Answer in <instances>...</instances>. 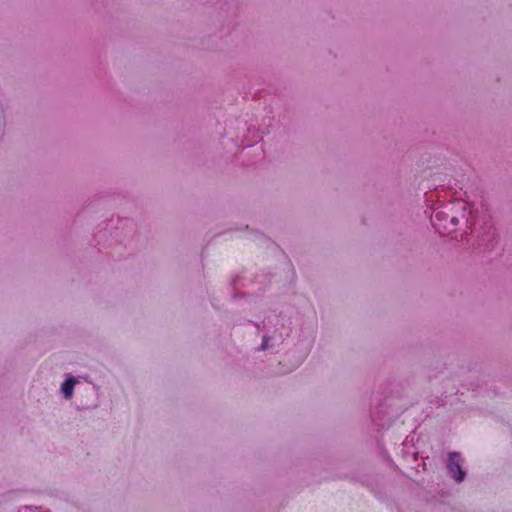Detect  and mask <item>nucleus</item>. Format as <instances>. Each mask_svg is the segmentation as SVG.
Segmentation results:
<instances>
[{"label":"nucleus","instance_id":"nucleus-1","mask_svg":"<svg viewBox=\"0 0 512 512\" xmlns=\"http://www.w3.org/2000/svg\"><path fill=\"white\" fill-rule=\"evenodd\" d=\"M448 469L457 482L464 480L465 473L460 465V455L456 452L449 454Z\"/></svg>","mask_w":512,"mask_h":512},{"label":"nucleus","instance_id":"nucleus-2","mask_svg":"<svg viewBox=\"0 0 512 512\" xmlns=\"http://www.w3.org/2000/svg\"><path fill=\"white\" fill-rule=\"evenodd\" d=\"M77 381L74 377H68L61 385V390L65 398L70 399L73 395V390Z\"/></svg>","mask_w":512,"mask_h":512},{"label":"nucleus","instance_id":"nucleus-3","mask_svg":"<svg viewBox=\"0 0 512 512\" xmlns=\"http://www.w3.org/2000/svg\"><path fill=\"white\" fill-rule=\"evenodd\" d=\"M268 347V338L267 337H264L263 338V342L261 344V348L262 349H266Z\"/></svg>","mask_w":512,"mask_h":512},{"label":"nucleus","instance_id":"nucleus-4","mask_svg":"<svg viewBox=\"0 0 512 512\" xmlns=\"http://www.w3.org/2000/svg\"><path fill=\"white\" fill-rule=\"evenodd\" d=\"M451 222H452L454 225H457L458 220L456 219V217H452V218H451Z\"/></svg>","mask_w":512,"mask_h":512}]
</instances>
